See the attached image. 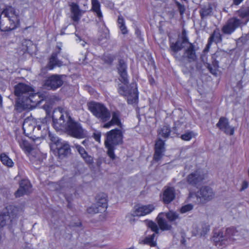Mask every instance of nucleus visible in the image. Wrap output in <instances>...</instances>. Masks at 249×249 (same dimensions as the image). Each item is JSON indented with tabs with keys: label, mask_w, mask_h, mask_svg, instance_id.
<instances>
[{
	"label": "nucleus",
	"mask_w": 249,
	"mask_h": 249,
	"mask_svg": "<svg viewBox=\"0 0 249 249\" xmlns=\"http://www.w3.org/2000/svg\"><path fill=\"white\" fill-rule=\"evenodd\" d=\"M203 179V178L202 176L200 175L199 172L198 171H196L189 174L187 177V183L192 186L196 185Z\"/></svg>",
	"instance_id": "nucleus-22"
},
{
	"label": "nucleus",
	"mask_w": 249,
	"mask_h": 249,
	"mask_svg": "<svg viewBox=\"0 0 249 249\" xmlns=\"http://www.w3.org/2000/svg\"><path fill=\"white\" fill-rule=\"evenodd\" d=\"M212 42H210L208 40V42L207 44L206 45V46L205 47V48L203 50V52L204 53H207V52H208L209 51V50H210V47H211V46L212 45Z\"/></svg>",
	"instance_id": "nucleus-48"
},
{
	"label": "nucleus",
	"mask_w": 249,
	"mask_h": 249,
	"mask_svg": "<svg viewBox=\"0 0 249 249\" xmlns=\"http://www.w3.org/2000/svg\"><path fill=\"white\" fill-rule=\"evenodd\" d=\"M4 213L9 215V220L11 222L17 217L18 213V209L17 207L9 205L3 211Z\"/></svg>",
	"instance_id": "nucleus-28"
},
{
	"label": "nucleus",
	"mask_w": 249,
	"mask_h": 249,
	"mask_svg": "<svg viewBox=\"0 0 249 249\" xmlns=\"http://www.w3.org/2000/svg\"><path fill=\"white\" fill-rule=\"evenodd\" d=\"M121 113L118 110H116L112 112V118L110 121L105 124L103 125L104 128H109L112 125H117L120 128H123V125L121 123L120 119Z\"/></svg>",
	"instance_id": "nucleus-19"
},
{
	"label": "nucleus",
	"mask_w": 249,
	"mask_h": 249,
	"mask_svg": "<svg viewBox=\"0 0 249 249\" xmlns=\"http://www.w3.org/2000/svg\"><path fill=\"white\" fill-rule=\"evenodd\" d=\"M91 11L95 13L98 18L99 21H103V17L102 13L101 11V5L98 0H91Z\"/></svg>",
	"instance_id": "nucleus-27"
},
{
	"label": "nucleus",
	"mask_w": 249,
	"mask_h": 249,
	"mask_svg": "<svg viewBox=\"0 0 249 249\" xmlns=\"http://www.w3.org/2000/svg\"><path fill=\"white\" fill-rule=\"evenodd\" d=\"M70 10L72 15L71 18L74 21L78 22L79 21L82 14L85 12V11L81 10L78 5L74 2L71 3L70 5Z\"/></svg>",
	"instance_id": "nucleus-21"
},
{
	"label": "nucleus",
	"mask_w": 249,
	"mask_h": 249,
	"mask_svg": "<svg viewBox=\"0 0 249 249\" xmlns=\"http://www.w3.org/2000/svg\"><path fill=\"white\" fill-rule=\"evenodd\" d=\"M164 214V213H160L157 217L159 230L160 229L162 231L170 230L172 228V226L163 218V216Z\"/></svg>",
	"instance_id": "nucleus-23"
},
{
	"label": "nucleus",
	"mask_w": 249,
	"mask_h": 249,
	"mask_svg": "<svg viewBox=\"0 0 249 249\" xmlns=\"http://www.w3.org/2000/svg\"><path fill=\"white\" fill-rule=\"evenodd\" d=\"M197 49L195 45L191 43L188 37L187 32L183 29L181 35L176 42L170 44V52L179 66L187 71H192L193 63L197 61Z\"/></svg>",
	"instance_id": "nucleus-1"
},
{
	"label": "nucleus",
	"mask_w": 249,
	"mask_h": 249,
	"mask_svg": "<svg viewBox=\"0 0 249 249\" xmlns=\"http://www.w3.org/2000/svg\"><path fill=\"white\" fill-rule=\"evenodd\" d=\"M81 225H82L81 223L78 222V223H75L74 226H76V227H80V226H81Z\"/></svg>",
	"instance_id": "nucleus-60"
},
{
	"label": "nucleus",
	"mask_w": 249,
	"mask_h": 249,
	"mask_svg": "<svg viewBox=\"0 0 249 249\" xmlns=\"http://www.w3.org/2000/svg\"><path fill=\"white\" fill-rule=\"evenodd\" d=\"M243 230H238L234 227L227 228L224 231L213 233L212 240L215 246H226L243 237Z\"/></svg>",
	"instance_id": "nucleus-5"
},
{
	"label": "nucleus",
	"mask_w": 249,
	"mask_h": 249,
	"mask_svg": "<svg viewBox=\"0 0 249 249\" xmlns=\"http://www.w3.org/2000/svg\"><path fill=\"white\" fill-rule=\"evenodd\" d=\"M216 126L227 135L231 136L234 134V128L230 125L228 119L226 117H220Z\"/></svg>",
	"instance_id": "nucleus-13"
},
{
	"label": "nucleus",
	"mask_w": 249,
	"mask_h": 249,
	"mask_svg": "<svg viewBox=\"0 0 249 249\" xmlns=\"http://www.w3.org/2000/svg\"><path fill=\"white\" fill-rule=\"evenodd\" d=\"M20 19L16 9L6 5L0 14V30L7 32L16 29L19 25Z\"/></svg>",
	"instance_id": "nucleus-3"
},
{
	"label": "nucleus",
	"mask_w": 249,
	"mask_h": 249,
	"mask_svg": "<svg viewBox=\"0 0 249 249\" xmlns=\"http://www.w3.org/2000/svg\"><path fill=\"white\" fill-rule=\"evenodd\" d=\"M244 0H233V4L235 5H239Z\"/></svg>",
	"instance_id": "nucleus-53"
},
{
	"label": "nucleus",
	"mask_w": 249,
	"mask_h": 249,
	"mask_svg": "<svg viewBox=\"0 0 249 249\" xmlns=\"http://www.w3.org/2000/svg\"><path fill=\"white\" fill-rule=\"evenodd\" d=\"M117 69L120 77V81L124 84H128L127 64L124 60L120 59L119 60Z\"/></svg>",
	"instance_id": "nucleus-17"
},
{
	"label": "nucleus",
	"mask_w": 249,
	"mask_h": 249,
	"mask_svg": "<svg viewBox=\"0 0 249 249\" xmlns=\"http://www.w3.org/2000/svg\"><path fill=\"white\" fill-rule=\"evenodd\" d=\"M2 98L1 96L0 95V107H2Z\"/></svg>",
	"instance_id": "nucleus-58"
},
{
	"label": "nucleus",
	"mask_w": 249,
	"mask_h": 249,
	"mask_svg": "<svg viewBox=\"0 0 249 249\" xmlns=\"http://www.w3.org/2000/svg\"><path fill=\"white\" fill-rule=\"evenodd\" d=\"M171 132L170 127L167 125L163 126L160 128L158 131V139L161 138L166 139L169 137Z\"/></svg>",
	"instance_id": "nucleus-31"
},
{
	"label": "nucleus",
	"mask_w": 249,
	"mask_h": 249,
	"mask_svg": "<svg viewBox=\"0 0 249 249\" xmlns=\"http://www.w3.org/2000/svg\"><path fill=\"white\" fill-rule=\"evenodd\" d=\"M31 184L27 179H22L19 183V187L15 192L16 197H19L31 192Z\"/></svg>",
	"instance_id": "nucleus-16"
},
{
	"label": "nucleus",
	"mask_w": 249,
	"mask_h": 249,
	"mask_svg": "<svg viewBox=\"0 0 249 249\" xmlns=\"http://www.w3.org/2000/svg\"><path fill=\"white\" fill-rule=\"evenodd\" d=\"M49 137L50 138V140L52 141V142L55 144L56 145V146H58L59 144L61 143L60 142V140L58 139V137H57L52 133H51L50 132H49Z\"/></svg>",
	"instance_id": "nucleus-41"
},
{
	"label": "nucleus",
	"mask_w": 249,
	"mask_h": 249,
	"mask_svg": "<svg viewBox=\"0 0 249 249\" xmlns=\"http://www.w3.org/2000/svg\"><path fill=\"white\" fill-rule=\"evenodd\" d=\"M58 154L60 158H63L71 153L70 145L66 142H61L57 146Z\"/></svg>",
	"instance_id": "nucleus-25"
},
{
	"label": "nucleus",
	"mask_w": 249,
	"mask_h": 249,
	"mask_svg": "<svg viewBox=\"0 0 249 249\" xmlns=\"http://www.w3.org/2000/svg\"><path fill=\"white\" fill-rule=\"evenodd\" d=\"M218 61L214 60L213 61V65L214 68H218Z\"/></svg>",
	"instance_id": "nucleus-52"
},
{
	"label": "nucleus",
	"mask_w": 249,
	"mask_h": 249,
	"mask_svg": "<svg viewBox=\"0 0 249 249\" xmlns=\"http://www.w3.org/2000/svg\"><path fill=\"white\" fill-rule=\"evenodd\" d=\"M216 69L217 68H213L209 70L210 72L212 73L213 74H215L216 73Z\"/></svg>",
	"instance_id": "nucleus-54"
},
{
	"label": "nucleus",
	"mask_w": 249,
	"mask_h": 249,
	"mask_svg": "<svg viewBox=\"0 0 249 249\" xmlns=\"http://www.w3.org/2000/svg\"><path fill=\"white\" fill-rule=\"evenodd\" d=\"M107 195L104 193H100L96 197V202L95 204L97 206L104 211L107 207Z\"/></svg>",
	"instance_id": "nucleus-26"
},
{
	"label": "nucleus",
	"mask_w": 249,
	"mask_h": 249,
	"mask_svg": "<svg viewBox=\"0 0 249 249\" xmlns=\"http://www.w3.org/2000/svg\"><path fill=\"white\" fill-rule=\"evenodd\" d=\"M67 28V27H64L61 30V32H60V35H63L65 34V30Z\"/></svg>",
	"instance_id": "nucleus-55"
},
{
	"label": "nucleus",
	"mask_w": 249,
	"mask_h": 249,
	"mask_svg": "<svg viewBox=\"0 0 249 249\" xmlns=\"http://www.w3.org/2000/svg\"><path fill=\"white\" fill-rule=\"evenodd\" d=\"M102 211V210L100 208V207L97 206L95 204L87 209L88 213L90 214H95L101 212Z\"/></svg>",
	"instance_id": "nucleus-40"
},
{
	"label": "nucleus",
	"mask_w": 249,
	"mask_h": 249,
	"mask_svg": "<svg viewBox=\"0 0 249 249\" xmlns=\"http://www.w3.org/2000/svg\"><path fill=\"white\" fill-rule=\"evenodd\" d=\"M155 210L153 204L140 205L135 207V210L132 214L133 216H142L148 214Z\"/></svg>",
	"instance_id": "nucleus-14"
},
{
	"label": "nucleus",
	"mask_w": 249,
	"mask_h": 249,
	"mask_svg": "<svg viewBox=\"0 0 249 249\" xmlns=\"http://www.w3.org/2000/svg\"><path fill=\"white\" fill-rule=\"evenodd\" d=\"M209 231V226L207 224L203 223L201 224V225L197 228V234L201 237L205 236Z\"/></svg>",
	"instance_id": "nucleus-36"
},
{
	"label": "nucleus",
	"mask_w": 249,
	"mask_h": 249,
	"mask_svg": "<svg viewBox=\"0 0 249 249\" xmlns=\"http://www.w3.org/2000/svg\"><path fill=\"white\" fill-rule=\"evenodd\" d=\"M209 40L211 42H214L216 43L222 42V37L220 31L218 29L215 30L213 33L211 35Z\"/></svg>",
	"instance_id": "nucleus-33"
},
{
	"label": "nucleus",
	"mask_w": 249,
	"mask_h": 249,
	"mask_svg": "<svg viewBox=\"0 0 249 249\" xmlns=\"http://www.w3.org/2000/svg\"><path fill=\"white\" fill-rule=\"evenodd\" d=\"M39 98V95L37 93H34V90H33L32 94H29L26 98V103L28 106L30 105L32 103L37 105L40 102V100H38Z\"/></svg>",
	"instance_id": "nucleus-32"
},
{
	"label": "nucleus",
	"mask_w": 249,
	"mask_h": 249,
	"mask_svg": "<svg viewBox=\"0 0 249 249\" xmlns=\"http://www.w3.org/2000/svg\"><path fill=\"white\" fill-rule=\"evenodd\" d=\"M123 142V132L121 129H112L106 134L105 146L107 150V154L111 160H113L116 158L114 154L115 147Z\"/></svg>",
	"instance_id": "nucleus-6"
},
{
	"label": "nucleus",
	"mask_w": 249,
	"mask_h": 249,
	"mask_svg": "<svg viewBox=\"0 0 249 249\" xmlns=\"http://www.w3.org/2000/svg\"><path fill=\"white\" fill-rule=\"evenodd\" d=\"M148 227L155 233V235H158L159 233V228L158 225L153 221H149L148 223Z\"/></svg>",
	"instance_id": "nucleus-39"
},
{
	"label": "nucleus",
	"mask_w": 249,
	"mask_h": 249,
	"mask_svg": "<svg viewBox=\"0 0 249 249\" xmlns=\"http://www.w3.org/2000/svg\"><path fill=\"white\" fill-rule=\"evenodd\" d=\"M74 147L76 149L77 152L79 153L80 156L85 154L87 151L85 150L84 148L82 147L80 145L78 144H74Z\"/></svg>",
	"instance_id": "nucleus-46"
},
{
	"label": "nucleus",
	"mask_w": 249,
	"mask_h": 249,
	"mask_svg": "<svg viewBox=\"0 0 249 249\" xmlns=\"http://www.w3.org/2000/svg\"><path fill=\"white\" fill-rule=\"evenodd\" d=\"M193 209V205L191 204H187L181 207L180 212L182 213H184L191 211Z\"/></svg>",
	"instance_id": "nucleus-44"
},
{
	"label": "nucleus",
	"mask_w": 249,
	"mask_h": 249,
	"mask_svg": "<svg viewBox=\"0 0 249 249\" xmlns=\"http://www.w3.org/2000/svg\"><path fill=\"white\" fill-rule=\"evenodd\" d=\"M157 235L155 233L147 235L143 240L142 241V243L144 244L149 245L151 247L157 246Z\"/></svg>",
	"instance_id": "nucleus-30"
},
{
	"label": "nucleus",
	"mask_w": 249,
	"mask_h": 249,
	"mask_svg": "<svg viewBox=\"0 0 249 249\" xmlns=\"http://www.w3.org/2000/svg\"><path fill=\"white\" fill-rule=\"evenodd\" d=\"M36 122L35 120L31 118H26L22 124V128L24 133L27 136H29L32 133H35V124Z\"/></svg>",
	"instance_id": "nucleus-18"
},
{
	"label": "nucleus",
	"mask_w": 249,
	"mask_h": 249,
	"mask_svg": "<svg viewBox=\"0 0 249 249\" xmlns=\"http://www.w3.org/2000/svg\"><path fill=\"white\" fill-rule=\"evenodd\" d=\"M28 106L26 103V98H21V99L19 98L16 101L15 109L18 112H21L28 108Z\"/></svg>",
	"instance_id": "nucleus-29"
},
{
	"label": "nucleus",
	"mask_w": 249,
	"mask_h": 249,
	"mask_svg": "<svg viewBox=\"0 0 249 249\" xmlns=\"http://www.w3.org/2000/svg\"><path fill=\"white\" fill-rule=\"evenodd\" d=\"M165 215L166 218L170 222L175 221L179 218L178 214L177 213L173 211H170L167 213H165Z\"/></svg>",
	"instance_id": "nucleus-38"
},
{
	"label": "nucleus",
	"mask_w": 249,
	"mask_h": 249,
	"mask_svg": "<svg viewBox=\"0 0 249 249\" xmlns=\"http://www.w3.org/2000/svg\"><path fill=\"white\" fill-rule=\"evenodd\" d=\"M86 44V42H85L84 41H83L82 42V43L81 44V45L83 46H85V44Z\"/></svg>",
	"instance_id": "nucleus-63"
},
{
	"label": "nucleus",
	"mask_w": 249,
	"mask_h": 249,
	"mask_svg": "<svg viewBox=\"0 0 249 249\" xmlns=\"http://www.w3.org/2000/svg\"><path fill=\"white\" fill-rule=\"evenodd\" d=\"M35 135L33 136L34 137H33V136H31V138H32L33 140L34 141H38V140H36V138L34 137Z\"/></svg>",
	"instance_id": "nucleus-62"
},
{
	"label": "nucleus",
	"mask_w": 249,
	"mask_h": 249,
	"mask_svg": "<svg viewBox=\"0 0 249 249\" xmlns=\"http://www.w3.org/2000/svg\"><path fill=\"white\" fill-rule=\"evenodd\" d=\"M0 160L4 165L8 167H12L14 165L12 160L5 153H2L0 155Z\"/></svg>",
	"instance_id": "nucleus-37"
},
{
	"label": "nucleus",
	"mask_w": 249,
	"mask_h": 249,
	"mask_svg": "<svg viewBox=\"0 0 249 249\" xmlns=\"http://www.w3.org/2000/svg\"><path fill=\"white\" fill-rule=\"evenodd\" d=\"M81 157L83 159V160L87 163L91 164L93 163V157L89 155L87 152H85V154L81 155Z\"/></svg>",
	"instance_id": "nucleus-43"
},
{
	"label": "nucleus",
	"mask_w": 249,
	"mask_h": 249,
	"mask_svg": "<svg viewBox=\"0 0 249 249\" xmlns=\"http://www.w3.org/2000/svg\"><path fill=\"white\" fill-rule=\"evenodd\" d=\"M119 27L123 34H127V30L126 26H125V24L120 25Z\"/></svg>",
	"instance_id": "nucleus-47"
},
{
	"label": "nucleus",
	"mask_w": 249,
	"mask_h": 249,
	"mask_svg": "<svg viewBox=\"0 0 249 249\" xmlns=\"http://www.w3.org/2000/svg\"><path fill=\"white\" fill-rule=\"evenodd\" d=\"M94 139L96 141L100 142L101 134L100 133H94L93 134Z\"/></svg>",
	"instance_id": "nucleus-49"
},
{
	"label": "nucleus",
	"mask_w": 249,
	"mask_h": 249,
	"mask_svg": "<svg viewBox=\"0 0 249 249\" xmlns=\"http://www.w3.org/2000/svg\"><path fill=\"white\" fill-rule=\"evenodd\" d=\"M77 37H78V39H79L80 41H81V38H80L79 36H77Z\"/></svg>",
	"instance_id": "nucleus-64"
},
{
	"label": "nucleus",
	"mask_w": 249,
	"mask_h": 249,
	"mask_svg": "<svg viewBox=\"0 0 249 249\" xmlns=\"http://www.w3.org/2000/svg\"><path fill=\"white\" fill-rule=\"evenodd\" d=\"M175 3L176 4L177 6H178L180 15L181 16H183V15L184 14L185 11V8L184 5L181 4L178 1H176Z\"/></svg>",
	"instance_id": "nucleus-45"
},
{
	"label": "nucleus",
	"mask_w": 249,
	"mask_h": 249,
	"mask_svg": "<svg viewBox=\"0 0 249 249\" xmlns=\"http://www.w3.org/2000/svg\"><path fill=\"white\" fill-rule=\"evenodd\" d=\"M88 108L93 115L102 122H106L110 118V113L102 104L91 102L88 104Z\"/></svg>",
	"instance_id": "nucleus-8"
},
{
	"label": "nucleus",
	"mask_w": 249,
	"mask_h": 249,
	"mask_svg": "<svg viewBox=\"0 0 249 249\" xmlns=\"http://www.w3.org/2000/svg\"><path fill=\"white\" fill-rule=\"evenodd\" d=\"M19 144L20 147L27 153H30L33 150L32 145L25 140L21 139Z\"/></svg>",
	"instance_id": "nucleus-35"
},
{
	"label": "nucleus",
	"mask_w": 249,
	"mask_h": 249,
	"mask_svg": "<svg viewBox=\"0 0 249 249\" xmlns=\"http://www.w3.org/2000/svg\"><path fill=\"white\" fill-rule=\"evenodd\" d=\"M65 75L53 74L45 81L44 86L48 89L55 90L63 84V78Z\"/></svg>",
	"instance_id": "nucleus-9"
},
{
	"label": "nucleus",
	"mask_w": 249,
	"mask_h": 249,
	"mask_svg": "<svg viewBox=\"0 0 249 249\" xmlns=\"http://www.w3.org/2000/svg\"><path fill=\"white\" fill-rule=\"evenodd\" d=\"M109 37V35L107 32L104 33L103 34V37L105 38H107Z\"/></svg>",
	"instance_id": "nucleus-56"
},
{
	"label": "nucleus",
	"mask_w": 249,
	"mask_h": 249,
	"mask_svg": "<svg viewBox=\"0 0 249 249\" xmlns=\"http://www.w3.org/2000/svg\"><path fill=\"white\" fill-rule=\"evenodd\" d=\"M117 90L120 95L125 98L128 104H133L138 102L139 93L135 83H132L127 87L120 84Z\"/></svg>",
	"instance_id": "nucleus-7"
},
{
	"label": "nucleus",
	"mask_w": 249,
	"mask_h": 249,
	"mask_svg": "<svg viewBox=\"0 0 249 249\" xmlns=\"http://www.w3.org/2000/svg\"><path fill=\"white\" fill-rule=\"evenodd\" d=\"M193 136H194V133L192 131H188L181 135L180 138L184 141H190Z\"/></svg>",
	"instance_id": "nucleus-42"
},
{
	"label": "nucleus",
	"mask_w": 249,
	"mask_h": 249,
	"mask_svg": "<svg viewBox=\"0 0 249 249\" xmlns=\"http://www.w3.org/2000/svg\"><path fill=\"white\" fill-rule=\"evenodd\" d=\"M33 88L22 83H19L14 87V94L18 97L26 98L29 94H32Z\"/></svg>",
	"instance_id": "nucleus-11"
},
{
	"label": "nucleus",
	"mask_w": 249,
	"mask_h": 249,
	"mask_svg": "<svg viewBox=\"0 0 249 249\" xmlns=\"http://www.w3.org/2000/svg\"><path fill=\"white\" fill-rule=\"evenodd\" d=\"M45 119H42V121L37 122V125L35 128V134L34 137L36 138V140H40V139L43 138L48 132V125L46 123Z\"/></svg>",
	"instance_id": "nucleus-15"
},
{
	"label": "nucleus",
	"mask_w": 249,
	"mask_h": 249,
	"mask_svg": "<svg viewBox=\"0 0 249 249\" xmlns=\"http://www.w3.org/2000/svg\"><path fill=\"white\" fill-rule=\"evenodd\" d=\"M88 143V141L87 140H84L82 142V143L84 145H86V144H87Z\"/></svg>",
	"instance_id": "nucleus-61"
},
{
	"label": "nucleus",
	"mask_w": 249,
	"mask_h": 249,
	"mask_svg": "<svg viewBox=\"0 0 249 249\" xmlns=\"http://www.w3.org/2000/svg\"><path fill=\"white\" fill-rule=\"evenodd\" d=\"M212 12V7L210 4L207 6H204L201 7L199 10V13L202 19H203L211 15Z\"/></svg>",
	"instance_id": "nucleus-34"
},
{
	"label": "nucleus",
	"mask_w": 249,
	"mask_h": 249,
	"mask_svg": "<svg viewBox=\"0 0 249 249\" xmlns=\"http://www.w3.org/2000/svg\"><path fill=\"white\" fill-rule=\"evenodd\" d=\"M223 53V54H224V53L222 52H220V51H217L215 53V55L216 56V57H217L218 55H220V53Z\"/></svg>",
	"instance_id": "nucleus-57"
},
{
	"label": "nucleus",
	"mask_w": 249,
	"mask_h": 249,
	"mask_svg": "<svg viewBox=\"0 0 249 249\" xmlns=\"http://www.w3.org/2000/svg\"><path fill=\"white\" fill-rule=\"evenodd\" d=\"M248 187V183L247 181H244L242 183L241 191L244 190L247 188Z\"/></svg>",
	"instance_id": "nucleus-51"
},
{
	"label": "nucleus",
	"mask_w": 249,
	"mask_h": 249,
	"mask_svg": "<svg viewBox=\"0 0 249 249\" xmlns=\"http://www.w3.org/2000/svg\"><path fill=\"white\" fill-rule=\"evenodd\" d=\"M175 197V193L174 188L169 187L163 193L162 200L165 204H169L174 199Z\"/></svg>",
	"instance_id": "nucleus-24"
},
{
	"label": "nucleus",
	"mask_w": 249,
	"mask_h": 249,
	"mask_svg": "<svg viewBox=\"0 0 249 249\" xmlns=\"http://www.w3.org/2000/svg\"><path fill=\"white\" fill-rule=\"evenodd\" d=\"M59 53L60 51L53 52L52 53L49 58L48 63L47 65V68L49 70H51L53 69L55 67H60L62 66V62L57 58V55Z\"/></svg>",
	"instance_id": "nucleus-20"
},
{
	"label": "nucleus",
	"mask_w": 249,
	"mask_h": 249,
	"mask_svg": "<svg viewBox=\"0 0 249 249\" xmlns=\"http://www.w3.org/2000/svg\"><path fill=\"white\" fill-rule=\"evenodd\" d=\"M207 68L209 70H210L212 69V66H211V64H207Z\"/></svg>",
	"instance_id": "nucleus-59"
},
{
	"label": "nucleus",
	"mask_w": 249,
	"mask_h": 249,
	"mask_svg": "<svg viewBox=\"0 0 249 249\" xmlns=\"http://www.w3.org/2000/svg\"><path fill=\"white\" fill-rule=\"evenodd\" d=\"M196 196L197 199H199V202L205 203L212 200L214 194L212 188L208 186H203L197 191Z\"/></svg>",
	"instance_id": "nucleus-10"
},
{
	"label": "nucleus",
	"mask_w": 249,
	"mask_h": 249,
	"mask_svg": "<svg viewBox=\"0 0 249 249\" xmlns=\"http://www.w3.org/2000/svg\"><path fill=\"white\" fill-rule=\"evenodd\" d=\"M236 14L240 18L237 17L230 18L221 28V31L224 34L230 35L236 29L248 23L249 21V6L240 8L236 11Z\"/></svg>",
	"instance_id": "nucleus-4"
},
{
	"label": "nucleus",
	"mask_w": 249,
	"mask_h": 249,
	"mask_svg": "<svg viewBox=\"0 0 249 249\" xmlns=\"http://www.w3.org/2000/svg\"><path fill=\"white\" fill-rule=\"evenodd\" d=\"M118 23L119 26L120 25L124 24V19L122 16H120L118 18Z\"/></svg>",
	"instance_id": "nucleus-50"
},
{
	"label": "nucleus",
	"mask_w": 249,
	"mask_h": 249,
	"mask_svg": "<svg viewBox=\"0 0 249 249\" xmlns=\"http://www.w3.org/2000/svg\"><path fill=\"white\" fill-rule=\"evenodd\" d=\"M165 142L161 139H158L156 141L154 147V154L153 160L158 162L164 156L165 151Z\"/></svg>",
	"instance_id": "nucleus-12"
},
{
	"label": "nucleus",
	"mask_w": 249,
	"mask_h": 249,
	"mask_svg": "<svg viewBox=\"0 0 249 249\" xmlns=\"http://www.w3.org/2000/svg\"><path fill=\"white\" fill-rule=\"evenodd\" d=\"M52 118L55 127H65L67 134L71 137L83 139L87 136V131L82 128L81 124L72 119L67 108L58 107L54 111Z\"/></svg>",
	"instance_id": "nucleus-2"
}]
</instances>
